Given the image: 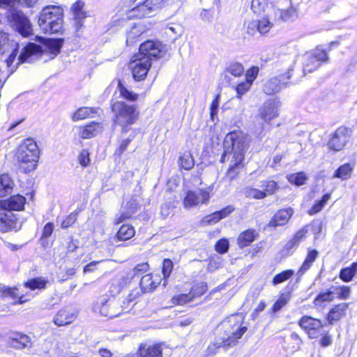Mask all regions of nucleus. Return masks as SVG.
<instances>
[{
    "label": "nucleus",
    "mask_w": 357,
    "mask_h": 357,
    "mask_svg": "<svg viewBox=\"0 0 357 357\" xmlns=\"http://www.w3.org/2000/svg\"><path fill=\"white\" fill-rule=\"evenodd\" d=\"M63 41V39L61 38L47 39L45 40L43 49L38 45L30 43L22 48L17 59L18 61L15 66H13V63L17 54V51L15 50L6 60L7 67L11 73H13L16 69V66L18 64L24 62L31 63L43 54H50V59H54L60 53Z\"/></svg>",
    "instance_id": "obj_1"
},
{
    "label": "nucleus",
    "mask_w": 357,
    "mask_h": 357,
    "mask_svg": "<svg viewBox=\"0 0 357 357\" xmlns=\"http://www.w3.org/2000/svg\"><path fill=\"white\" fill-rule=\"evenodd\" d=\"M243 320L241 314H232L223 320L219 326L222 333L215 342L208 346V352L213 353L215 348L223 347L227 349L235 346L248 330Z\"/></svg>",
    "instance_id": "obj_2"
},
{
    "label": "nucleus",
    "mask_w": 357,
    "mask_h": 357,
    "mask_svg": "<svg viewBox=\"0 0 357 357\" xmlns=\"http://www.w3.org/2000/svg\"><path fill=\"white\" fill-rule=\"evenodd\" d=\"M160 56V44L151 40L142 43L139 47V52L132 57L129 64L134 79L136 81L144 79L151 66L152 60Z\"/></svg>",
    "instance_id": "obj_3"
},
{
    "label": "nucleus",
    "mask_w": 357,
    "mask_h": 357,
    "mask_svg": "<svg viewBox=\"0 0 357 357\" xmlns=\"http://www.w3.org/2000/svg\"><path fill=\"white\" fill-rule=\"evenodd\" d=\"M39 155L36 142L31 138L24 139L17 152L20 169L24 173L33 171L37 167Z\"/></svg>",
    "instance_id": "obj_4"
},
{
    "label": "nucleus",
    "mask_w": 357,
    "mask_h": 357,
    "mask_svg": "<svg viewBox=\"0 0 357 357\" xmlns=\"http://www.w3.org/2000/svg\"><path fill=\"white\" fill-rule=\"evenodd\" d=\"M226 153L232 154V159L236 160V164L242 162L248 147L247 136L241 130H234L228 133L223 142Z\"/></svg>",
    "instance_id": "obj_5"
},
{
    "label": "nucleus",
    "mask_w": 357,
    "mask_h": 357,
    "mask_svg": "<svg viewBox=\"0 0 357 357\" xmlns=\"http://www.w3.org/2000/svg\"><path fill=\"white\" fill-rule=\"evenodd\" d=\"M114 113V121L123 127L122 132H126L127 126L133 124L138 119V112L134 105H128L122 101H116L112 105Z\"/></svg>",
    "instance_id": "obj_6"
},
{
    "label": "nucleus",
    "mask_w": 357,
    "mask_h": 357,
    "mask_svg": "<svg viewBox=\"0 0 357 357\" xmlns=\"http://www.w3.org/2000/svg\"><path fill=\"white\" fill-rule=\"evenodd\" d=\"M10 7L6 13V17L10 27L24 37L31 36L33 29L29 18L22 10L15 8L13 6Z\"/></svg>",
    "instance_id": "obj_7"
},
{
    "label": "nucleus",
    "mask_w": 357,
    "mask_h": 357,
    "mask_svg": "<svg viewBox=\"0 0 357 357\" xmlns=\"http://www.w3.org/2000/svg\"><path fill=\"white\" fill-rule=\"evenodd\" d=\"M95 312L100 313L102 316L112 319L120 315V301L115 298H100L93 307Z\"/></svg>",
    "instance_id": "obj_8"
},
{
    "label": "nucleus",
    "mask_w": 357,
    "mask_h": 357,
    "mask_svg": "<svg viewBox=\"0 0 357 357\" xmlns=\"http://www.w3.org/2000/svg\"><path fill=\"white\" fill-rule=\"evenodd\" d=\"M168 0H146L143 3L132 8L128 13V17L142 18L150 17L152 13L162 8Z\"/></svg>",
    "instance_id": "obj_9"
},
{
    "label": "nucleus",
    "mask_w": 357,
    "mask_h": 357,
    "mask_svg": "<svg viewBox=\"0 0 357 357\" xmlns=\"http://www.w3.org/2000/svg\"><path fill=\"white\" fill-rule=\"evenodd\" d=\"M328 60L327 53L319 49H316L306 53L303 56V73H310L317 70L321 62Z\"/></svg>",
    "instance_id": "obj_10"
},
{
    "label": "nucleus",
    "mask_w": 357,
    "mask_h": 357,
    "mask_svg": "<svg viewBox=\"0 0 357 357\" xmlns=\"http://www.w3.org/2000/svg\"><path fill=\"white\" fill-rule=\"evenodd\" d=\"M351 135V130L347 127L337 128L331 135L328 142V149L335 151L342 150L349 142Z\"/></svg>",
    "instance_id": "obj_11"
},
{
    "label": "nucleus",
    "mask_w": 357,
    "mask_h": 357,
    "mask_svg": "<svg viewBox=\"0 0 357 357\" xmlns=\"http://www.w3.org/2000/svg\"><path fill=\"white\" fill-rule=\"evenodd\" d=\"M280 107L281 102L278 98L269 99L259 108L258 116L264 123L268 124L278 116Z\"/></svg>",
    "instance_id": "obj_12"
},
{
    "label": "nucleus",
    "mask_w": 357,
    "mask_h": 357,
    "mask_svg": "<svg viewBox=\"0 0 357 357\" xmlns=\"http://www.w3.org/2000/svg\"><path fill=\"white\" fill-rule=\"evenodd\" d=\"M211 191L210 188L188 191L183 199L185 208L196 206L200 204H207L211 197Z\"/></svg>",
    "instance_id": "obj_13"
},
{
    "label": "nucleus",
    "mask_w": 357,
    "mask_h": 357,
    "mask_svg": "<svg viewBox=\"0 0 357 357\" xmlns=\"http://www.w3.org/2000/svg\"><path fill=\"white\" fill-rule=\"evenodd\" d=\"M22 224L19 222L17 215L5 208L0 206V231L8 232L19 231Z\"/></svg>",
    "instance_id": "obj_14"
},
{
    "label": "nucleus",
    "mask_w": 357,
    "mask_h": 357,
    "mask_svg": "<svg viewBox=\"0 0 357 357\" xmlns=\"http://www.w3.org/2000/svg\"><path fill=\"white\" fill-rule=\"evenodd\" d=\"M299 325L310 338L318 337L324 326L320 320L309 316L303 317L299 321Z\"/></svg>",
    "instance_id": "obj_15"
},
{
    "label": "nucleus",
    "mask_w": 357,
    "mask_h": 357,
    "mask_svg": "<svg viewBox=\"0 0 357 357\" xmlns=\"http://www.w3.org/2000/svg\"><path fill=\"white\" fill-rule=\"evenodd\" d=\"M245 69L243 66L239 62H231L229 63L224 73L222 82L228 84L225 86H230L236 89V86L238 82H236L234 79H231L229 76L233 75L234 77H239L244 74Z\"/></svg>",
    "instance_id": "obj_16"
},
{
    "label": "nucleus",
    "mask_w": 357,
    "mask_h": 357,
    "mask_svg": "<svg viewBox=\"0 0 357 357\" xmlns=\"http://www.w3.org/2000/svg\"><path fill=\"white\" fill-rule=\"evenodd\" d=\"M7 343L15 349H30L32 347L31 337L20 333H12L8 337Z\"/></svg>",
    "instance_id": "obj_17"
},
{
    "label": "nucleus",
    "mask_w": 357,
    "mask_h": 357,
    "mask_svg": "<svg viewBox=\"0 0 357 357\" xmlns=\"http://www.w3.org/2000/svg\"><path fill=\"white\" fill-rule=\"evenodd\" d=\"M25 203V197L20 195H13L8 199L0 200V206L11 212L23 210Z\"/></svg>",
    "instance_id": "obj_18"
},
{
    "label": "nucleus",
    "mask_w": 357,
    "mask_h": 357,
    "mask_svg": "<svg viewBox=\"0 0 357 357\" xmlns=\"http://www.w3.org/2000/svg\"><path fill=\"white\" fill-rule=\"evenodd\" d=\"M60 16H63V10L61 7L56 6H47L45 7L40 15L39 19H38V24L39 25H43L47 23V22L51 18V17H59Z\"/></svg>",
    "instance_id": "obj_19"
},
{
    "label": "nucleus",
    "mask_w": 357,
    "mask_h": 357,
    "mask_svg": "<svg viewBox=\"0 0 357 357\" xmlns=\"http://www.w3.org/2000/svg\"><path fill=\"white\" fill-rule=\"evenodd\" d=\"M138 357H162V349L160 344H141L137 351Z\"/></svg>",
    "instance_id": "obj_20"
},
{
    "label": "nucleus",
    "mask_w": 357,
    "mask_h": 357,
    "mask_svg": "<svg viewBox=\"0 0 357 357\" xmlns=\"http://www.w3.org/2000/svg\"><path fill=\"white\" fill-rule=\"evenodd\" d=\"M102 129L101 123L93 121L85 126L79 127L78 135L82 139H89L96 136Z\"/></svg>",
    "instance_id": "obj_21"
},
{
    "label": "nucleus",
    "mask_w": 357,
    "mask_h": 357,
    "mask_svg": "<svg viewBox=\"0 0 357 357\" xmlns=\"http://www.w3.org/2000/svg\"><path fill=\"white\" fill-rule=\"evenodd\" d=\"M293 215L291 208L278 211L269 222V226L276 227L286 225Z\"/></svg>",
    "instance_id": "obj_22"
},
{
    "label": "nucleus",
    "mask_w": 357,
    "mask_h": 357,
    "mask_svg": "<svg viewBox=\"0 0 357 357\" xmlns=\"http://www.w3.org/2000/svg\"><path fill=\"white\" fill-rule=\"evenodd\" d=\"M76 318V314L68 309L59 310L54 317V323L58 326L68 325L72 323Z\"/></svg>",
    "instance_id": "obj_23"
},
{
    "label": "nucleus",
    "mask_w": 357,
    "mask_h": 357,
    "mask_svg": "<svg viewBox=\"0 0 357 357\" xmlns=\"http://www.w3.org/2000/svg\"><path fill=\"white\" fill-rule=\"evenodd\" d=\"M259 71V69L257 66H252L249 68L245 72L244 80L238 82L236 86V89H249L253 82L257 77Z\"/></svg>",
    "instance_id": "obj_24"
},
{
    "label": "nucleus",
    "mask_w": 357,
    "mask_h": 357,
    "mask_svg": "<svg viewBox=\"0 0 357 357\" xmlns=\"http://www.w3.org/2000/svg\"><path fill=\"white\" fill-rule=\"evenodd\" d=\"M347 309L348 304L345 303L337 304L332 308L327 316L329 324H333L334 321L341 319L345 315Z\"/></svg>",
    "instance_id": "obj_25"
},
{
    "label": "nucleus",
    "mask_w": 357,
    "mask_h": 357,
    "mask_svg": "<svg viewBox=\"0 0 357 357\" xmlns=\"http://www.w3.org/2000/svg\"><path fill=\"white\" fill-rule=\"evenodd\" d=\"M16 288L0 286V296L2 298H10L13 299L17 298V300L13 303V305L22 304L29 301V298H25L23 295L19 296L16 293Z\"/></svg>",
    "instance_id": "obj_26"
},
{
    "label": "nucleus",
    "mask_w": 357,
    "mask_h": 357,
    "mask_svg": "<svg viewBox=\"0 0 357 357\" xmlns=\"http://www.w3.org/2000/svg\"><path fill=\"white\" fill-rule=\"evenodd\" d=\"M290 77L291 75L289 71L286 74L280 75L278 77H273L269 82V87L278 88L279 89L290 87Z\"/></svg>",
    "instance_id": "obj_27"
},
{
    "label": "nucleus",
    "mask_w": 357,
    "mask_h": 357,
    "mask_svg": "<svg viewBox=\"0 0 357 357\" xmlns=\"http://www.w3.org/2000/svg\"><path fill=\"white\" fill-rule=\"evenodd\" d=\"M258 234L254 229H248L241 233L238 238V245L243 248L248 246L257 237Z\"/></svg>",
    "instance_id": "obj_28"
},
{
    "label": "nucleus",
    "mask_w": 357,
    "mask_h": 357,
    "mask_svg": "<svg viewBox=\"0 0 357 357\" xmlns=\"http://www.w3.org/2000/svg\"><path fill=\"white\" fill-rule=\"evenodd\" d=\"M13 181L7 174L0 176V197H6L10 194L13 188Z\"/></svg>",
    "instance_id": "obj_29"
},
{
    "label": "nucleus",
    "mask_w": 357,
    "mask_h": 357,
    "mask_svg": "<svg viewBox=\"0 0 357 357\" xmlns=\"http://www.w3.org/2000/svg\"><path fill=\"white\" fill-rule=\"evenodd\" d=\"M54 21H51L49 24L45 23L43 25H39L40 28L47 33H59L63 27V16L56 17Z\"/></svg>",
    "instance_id": "obj_30"
},
{
    "label": "nucleus",
    "mask_w": 357,
    "mask_h": 357,
    "mask_svg": "<svg viewBox=\"0 0 357 357\" xmlns=\"http://www.w3.org/2000/svg\"><path fill=\"white\" fill-rule=\"evenodd\" d=\"M319 255V252L316 250H309L307 255L304 260L302 266L298 270V273L300 275H303L312 266L313 262L316 260Z\"/></svg>",
    "instance_id": "obj_31"
},
{
    "label": "nucleus",
    "mask_w": 357,
    "mask_h": 357,
    "mask_svg": "<svg viewBox=\"0 0 357 357\" xmlns=\"http://www.w3.org/2000/svg\"><path fill=\"white\" fill-rule=\"evenodd\" d=\"M138 292L130 293L123 301H120V314L130 312L132 307L137 303Z\"/></svg>",
    "instance_id": "obj_32"
},
{
    "label": "nucleus",
    "mask_w": 357,
    "mask_h": 357,
    "mask_svg": "<svg viewBox=\"0 0 357 357\" xmlns=\"http://www.w3.org/2000/svg\"><path fill=\"white\" fill-rule=\"evenodd\" d=\"M143 33V29L139 25L133 26L127 33L126 44L127 45H132L136 42L140 41L141 35Z\"/></svg>",
    "instance_id": "obj_33"
},
{
    "label": "nucleus",
    "mask_w": 357,
    "mask_h": 357,
    "mask_svg": "<svg viewBox=\"0 0 357 357\" xmlns=\"http://www.w3.org/2000/svg\"><path fill=\"white\" fill-rule=\"evenodd\" d=\"M135 231L132 226L123 225L116 233V237L119 241H127L135 235Z\"/></svg>",
    "instance_id": "obj_34"
},
{
    "label": "nucleus",
    "mask_w": 357,
    "mask_h": 357,
    "mask_svg": "<svg viewBox=\"0 0 357 357\" xmlns=\"http://www.w3.org/2000/svg\"><path fill=\"white\" fill-rule=\"evenodd\" d=\"M354 167L349 163L341 165L335 172L334 177L346 180L351 176Z\"/></svg>",
    "instance_id": "obj_35"
},
{
    "label": "nucleus",
    "mask_w": 357,
    "mask_h": 357,
    "mask_svg": "<svg viewBox=\"0 0 357 357\" xmlns=\"http://www.w3.org/2000/svg\"><path fill=\"white\" fill-rule=\"evenodd\" d=\"M259 187L266 194V197L274 194V192L279 188L278 183L273 180L262 181L260 182Z\"/></svg>",
    "instance_id": "obj_36"
},
{
    "label": "nucleus",
    "mask_w": 357,
    "mask_h": 357,
    "mask_svg": "<svg viewBox=\"0 0 357 357\" xmlns=\"http://www.w3.org/2000/svg\"><path fill=\"white\" fill-rule=\"evenodd\" d=\"M178 162L181 167L186 170L191 169L195 165L194 158L190 152L183 153L179 157Z\"/></svg>",
    "instance_id": "obj_37"
},
{
    "label": "nucleus",
    "mask_w": 357,
    "mask_h": 357,
    "mask_svg": "<svg viewBox=\"0 0 357 357\" xmlns=\"http://www.w3.org/2000/svg\"><path fill=\"white\" fill-rule=\"evenodd\" d=\"M251 8L255 13L261 15L269 9L268 1V0H252Z\"/></svg>",
    "instance_id": "obj_38"
},
{
    "label": "nucleus",
    "mask_w": 357,
    "mask_h": 357,
    "mask_svg": "<svg viewBox=\"0 0 357 357\" xmlns=\"http://www.w3.org/2000/svg\"><path fill=\"white\" fill-rule=\"evenodd\" d=\"M96 113V109L91 107H81L78 109L73 114V120L77 121L84 119L91 116V114Z\"/></svg>",
    "instance_id": "obj_39"
},
{
    "label": "nucleus",
    "mask_w": 357,
    "mask_h": 357,
    "mask_svg": "<svg viewBox=\"0 0 357 357\" xmlns=\"http://www.w3.org/2000/svg\"><path fill=\"white\" fill-rule=\"evenodd\" d=\"M46 284L47 280L41 278H35L28 280L26 282H25L24 285L26 288H29L31 290H35L36 289H45L46 287Z\"/></svg>",
    "instance_id": "obj_40"
},
{
    "label": "nucleus",
    "mask_w": 357,
    "mask_h": 357,
    "mask_svg": "<svg viewBox=\"0 0 357 357\" xmlns=\"http://www.w3.org/2000/svg\"><path fill=\"white\" fill-rule=\"evenodd\" d=\"M334 294L335 291L331 290L319 294L314 300V304L315 305H321L325 302L332 301L334 298Z\"/></svg>",
    "instance_id": "obj_41"
},
{
    "label": "nucleus",
    "mask_w": 357,
    "mask_h": 357,
    "mask_svg": "<svg viewBox=\"0 0 357 357\" xmlns=\"http://www.w3.org/2000/svg\"><path fill=\"white\" fill-rule=\"evenodd\" d=\"M331 198V194L326 193L325 194L321 200H319L314 203V204L312 206V207L309 210V214L310 215H314L319 211H321V209L324 207V206L326 204L328 201Z\"/></svg>",
    "instance_id": "obj_42"
},
{
    "label": "nucleus",
    "mask_w": 357,
    "mask_h": 357,
    "mask_svg": "<svg viewBox=\"0 0 357 357\" xmlns=\"http://www.w3.org/2000/svg\"><path fill=\"white\" fill-rule=\"evenodd\" d=\"M139 285L144 291H149L156 287L155 282L152 280V275L151 274L143 275L140 280Z\"/></svg>",
    "instance_id": "obj_43"
},
{
    "label": "nucleus",
    "mask_w": 357,
    "mask_h": 357,
    "mask_svg": "<svg viewBox=\"0 0 357 357\" xmlns=\"http://www.w3.org/2000/svg\"><path fill=\"white\" fill-rule=\"evenodd\" d=\"M287 178L289 183L296 185H303L307 180V176L303 172L289 174Z\"/></svg>",
    "instance_id": "obj_44"
},
{
    "label": "nucleus",
    "mask_w": 357,
    "mask_h": 357,
    "mask_svg": "<svg viewBox=\"0 0 357 357\" xmlns=\"http://www.w3.org/2000/svg\"><path fill=\"white\" fill-rule=\"evenodd\" d=\"M276 15H278L281 20L284 21L293 20L297 17L296 10L293 7L287 10H277Z\"/></svg>",
    "instance_id": "obj_45"
},
{
    "label": "nucleus",
    "mask_w": 357,
    "mask_h": 357,
    "mask_svg": "<svg viewBox=\"0 0 357 357\" xmlns=\"http://www.w3.org/2000/svg\"><path fill=\"white\" fill-rule=\"evenodd\" d=\"M244 195L247 198L250 199H262L266 197L263 190L252 188H245Z\"/></svg>",
    "instance_id": "obj_46"
},
{
    "label": "nucleus",
    "mask_w": 357,
    "mask_h": 357,
    "mask_svg": "<svg viewBox=\"0 0 357 357\" xmlns=\"http://www.w3.org/2000/svg\"><path fill=\"white\" fill-rule=\"evenodd\" d=\"M257 22L258 24V32H259L261 34L268 32L273 26V24L271 22L268 15L257 20Z\"/></svg>",
    "instance_id": "obj_47"
},
{
    "label": "nucleus",
    "mask_w": 357,
    "mask_h": 357,
    "mask_svg": "<svg viewBox=\"0 0 357 357\" xmlns=\"http://www.w3.org/2000/svg\"><path fill=\"white\" fill-rule=\"evenodd\" d=\"M355 275H356V273L351 264L349 267L341 269L339 276L342 281L349 282L352 280Z\"/></svg>",
    "instance_id": "obj_48"
},
{
    "label": "nucleus",
    "mask_w": 357,
    "mask_h": 357,
    "mask_svg": "<svg viewBox=\"0 0 357 357\" xmlns=\"http://www.w3.org/2000/svg\"><path fill=\"white\" fill-rule=\"evenodd\" d=\"M290 300L289 294H282L279 298L274 303L272 310L276 312L285 306Z\"/></svg>",
    "instance_id": "obj_49"
},
{
    "label": "nucleus",
    "mask_w": 357,
    "mask_h": 357,
    "mask_svg": "<svg viewBox=\"0 0 357 357\" xmlns=\"http://www.w3.org/2000/svg\"><path fill=\"white\" fill-rule=\"evenodd\" d=\"M294 275V271L291 270L284 271L280 273L276 274L273 278V284L274 285L279 284L288 279Z\"/></svg>",
    "instance_id": "obj_50"
},
{
    "label": "nucleus",
    "mask_w": 357,
    "mask_h": 357,
    "mask_svg": "<svg viewBox=\"0 0 357 357\" xmlns=\"http://www.w3.org/2000/svg\"><path fill=\"white\" fill-rule=\"evenodd\" d=\"M207 291V284L205 282H199L195 284L190 294L193 296V298H197L203 295Z\"/></svg>",
    "instance_id": "obj_51"
},
{
    "label": "nucleus",
    "mask_w": 357,
    "mask_h": 357,
    "mask_svg": "<svg viewBox=\"0 0 357 357\" xmlns=\"http://www.w3.org/2000/svg\"><path fill=\"white\" fill-rule=\"evenodd\" d=\"M193 299V296H192L189 292L188 294H182L174 296L172 298V301L173 304L182 305L188 302L192 301Z\"/></svg>",
    "instance_id": "obj_52"
},
{
    "label": "nucleus",
    "mask_w": 357,
    "mask_h": 357,
    "mask_svg": "<svg viewBox=\"0 0 357 357\" xmlns=\"http://www.w3.org/2000/svg\"><path fill=\"white\" fill-rule=\"evenodd\" d=\"M220 220H221V217L219 216L218 212L215 211L210 215L204 217L203 219L202 220L201 223L203 226H207L214 225L218 222Z\"/></svg>",
    "instance_id": "obj_53"
},
{
    "label": "nucleus",
    "mask_w": 357,
    "mask_h": 357,
    "mask_svg": "<svg viewBox=\"0 0 357 357\" xmlns=\"http://www.w3.org/2000/svg\"><path fill=\"white\" fill-rule=\"evenodd\" d=\"M135 137L134 134H130L129 137L126 139H123L119 146L115 151V155H121L128 148V145L132 141Z\"/></svg>",
    "instance_id": "obj_54"
},
{
    "label": "nucleus",
    "mask_w": 357,
    "mask_h": 357,
    "mask_svg": "<svg viewBox=\"0 0 357 357\" xmlns=\"http://www.w3.org/2000/svg\"><path fill=\"white\" fill-rule=\"evenodd\" d=\"M236 160L232 159L231 160V165L229 167L227 175L228 177H229L230 179H233L237 174L238 171L237 169L240 168L242 162H238L236 164Z\"/></svg>",
    "instance_id": "obj_55"
},
{
    "label": "nucleus",
    "mask_w": 357,
    "mask_h": 357,
    "mask_svg": "<svg viewBox=\"0 0 357 357\" xmlns=\"http://www.w3.org/2000/svg\"><path fill=\"white\" fill-rule=\"evenodd\" d=\"M335 292L338 295V298L340 299H347L349 297L351 294V289L347 286H341L340 287H335Z\"/></svg>",
    "instance_id": "obj_56"
},
{
    "label": "nucleus",
    "mask_w": 357,
    "mask_h": 357,
    "mask_svg": "<svg viewBox=\"0 0 357 357\" xmlns=\"http://www.w3.org/2000/svg\"><path fill=\"white\" fill-rule=\"evenodd\" d=\"M220 94L216 95L215 98L213 100L211 107H210V116L211 120L213 121L215 120V118L217 116L218 107H219V102H220Z\"/></svg>",
    "instance_id": "obj_57"
},
{
    "label": "nucleus",
    "mask_w": 357,
    "mask_h": 357,
    "mask_svg": "<svg viewBox=\"0 0 357 357\" xmlns=\"http://www.w3.org/2000/svg\"><path fill=\"white\" fill-rule=\"evenodd\" d=\"M78 160L82 167H87L91 161L89 151L86 149L82 150L79 154Z\"/></svg>",
    "instance_id": "obj_58"
},
{
    "label": "nucleus",
    "mask_w": 357,
    "mask_h": 357,
    "mask_svg": "<svg viewBox=\"0 0 357 357\" xmlns=\"http://www.w3.org/2000/svg\"><path fill=\"white\" fill-rule=\"evenodd\" d=\"M149 269V264L147 263H142L137 264L132 270V277L140 276L142 274L146 273Z\"/></svg>",
    "instance_id": "obj_59"
},
{
    "label": "nucleus",
    "mask_w": 357,
    "mask_h": 357,
    "mask_svg": "<svg viewBox=\"0 0 357 357\" xmlns=\"http://www.w3.org/2000/svg\"><path fill=\"white\" fill-rule=\"evenodd\" d=\"M298 245L291 238L284 246L282 252L284 255H290L294 252Z\"/></svg>",
    "instance_id": "obj_60"
},
{
    "label": "nucleus",
    "mask_w": 357,
    "mask_h": 357,
    "mask_svg": "<svg viewBox=\"0 0 357 357\" xmlns=\"http://www.w3.org/2000/svg\"><path fill=\"white\" fill-rule=\"evenodd\" d=\"M229 249V242L227 239H220L215 244V250L220 254L225 253Z\"/></svg>",
    "instance_id": "obj_61"
},
{
    "label": "nucleus",
    "mask_w": 357,
    "mask_h": 357,
    "mask_svg": "<svg viewBox=\"0 0 357 357\" xmlns=\"http://www.w3.org/2000/svg\"><path fill=\"white\" fill-rule=\"evenodd\" d=\"M173 268V263L169 259H165L163 261L162 266V273L165 278H168L172 271Z\"/></svg>",
    "instance_id": "obj_62"
},
{
    "label": "nucleus",
    "mask_w": 357,
    "mask_h": 357,
    "mask_svg": "<svg viewBox=\"0 0 357 357\" xmlns=\"http://www.w3.org/2000/svg\"><path fill=\"white\" fill-rule=\"evenodd\" d=\"M119 97H122L129 101H135L138 98V95L133 93V91H119Z\"/></svg>",
    "instance_id": "obj_63"
},
{
    "label": "nucleus",
    "mask_w": 357,
    "mask_h": 357,
    "mask_svg": "<svg viewBox=\"0 0 357 357\" xmlns=\"http://www.w3.org/2000/svg\"><path fill=\"white\" fill-rule=\"evenodd\" d=\"M307 232V226L303 227L302 229L298 230L294 236L292 238V239L298 244L299 245L300 243L305 238V235Z\"/></svg>",
    "instance_id": "obj_64"
}]
</instances>
